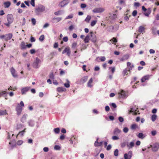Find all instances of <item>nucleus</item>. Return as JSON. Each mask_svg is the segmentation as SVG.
Listing matches in <instances>:
<instances>
[{
    "label": "nucleus",
    "instance_id": "nucleus-1",
    "mask_svg": "<svg viewBox=\"0 0 159 159\" xmlns=\"http://www.w3.org/2000/svg\"><path fill=\"white\" fill-rule=\"evenodd\" d=\"M7 19L8 23H5V24L7 26H9L10 24L12 23L13 21V15L11 14H8L7 16Z\"/></svg>",
    "mask_w": 159,
    "mask_h": 159
},
{
    "label": "nucleus",
    "instance_id": "nucleus-2",
    "mask_svg": "<svg viewBox=\"0 0 159 159\" xmlns=\"http://www.w3.org/2000/svg\"><path fill=\"white\" fill-rule=\"evenodd\" d=\"M89 34L90 35V40L93 43L96 42L97 39L96 35L93 33L92 31H91Z\"/></svg>",
    "mask_w": 159,
    "mask_h": 159
},
{
    "label": "nucleus",
    "instance_id": "nucleus-3",
    "mask_svg": "<svg viewBox=\"0 0 159 159\" xmlns=\"http://www.w3.org/2000/svg\"><path fill=\"white\" fill-rule=\"evenodd\" d=\"M150 147L152 148V150L153 151L156 152L159 148V144L158 143H155L151 145Z\"/></svg>",
    "mask_w": 159,
    "mask_h": 159
},
{
    "label": "nucleus",
    "instance_id": "nucleus-4",
    "mask_svg": "<svg viewBox=\"0 0 159 159\" xmlns=\"http://www.w3.org/2000/svg\"><path fill=\"white\" fill-rule=\"evenodd\" d=\"M105 11L104 8L102 7L95 8L93 10V11L95 13H102Z\"/></svg>",
    "mask_w": 159,
    "mask_h": 159
},
{
    "label": "nucleus",
    "instance_id": "nucleus-5",
    "mask_svg": "<svg viewBox=\"0 0 159 159\" xmlns=\"http://www.w3.org/2000/svg\"><path fill=\"white\" fill-rule=\"evenodd\" d=\"M22 110V107L20 106V104H18L16 108V111L17 112L18 115H20Z\"/></svg>",
    "mask_w": 159,
    "mask_h": 159
},
{
    "label": "nucleus",
    "instance_id": "nucleus-6",
    "mask_svg": "<svg viewBox=\"0 0 159 159\" xmlns=\"http://www.w3.org/2000/svg\"><path fill=\"white\" fill-rule=\"evenodd\" d=\"M65 53H67V55L68 56H69L70 55L71 52L69 47H66L62 52V54H64Z\"/></svg>",
    "mask_w": 159,
    "mask_h": 159
},
{
    "label": "nucleus",
    "instance_id": "nucleus-7",
    "mask_svg": "<svg viewBox=\"0 0 159 159\" xmlns=\"http://www.w3.org/2000/svg\"><path fill=\"white\" fill-rule=\"evenodd\" d=\"M88 77L87 76H84L79 81V84H81L85 82L87 80Z\"/></svg>",
    "mask_w": 159,
    "mask_h": 159
},
{
    "label": "nucleus",
    "instance_id": "nucleus-8",
    "mask_svg": "<svg viewBox=\"0 0 159 159\" xmlns=\"http://www.w3.org/2000/svg\"><path fill=\"white\" fill-rule=\"evenodd\" d=\"M10 71L13 76L14 77H17L18 76L17 74L16 73V71L15 69L12 67L10 69Z\"/></svg>",
    "mask_w": 159,
    "mask_h": 159
},
{
    "label": "nucleus",
    "instance_id": "nucleus-9",
    "mask_svg": "<svg viewBox=\"0 0 159 159\" xmlns=\"http://www.w3.org/2000/svg\"><path fill=\"white\" fill-rule=\"evenodd\" d=\"M118 94L120 98H124L125 96V92L123 90H122Z\"/></svg>",
    "mask_w": 159,
    "mask_h": 159
},
{
    "label": "nucleus",
    "instance_id": "nucleus-10",
    "mask_svg": "<svg viewBox=\"0 0 159 159\" xmlns=\"http://www.w3.org/2000/svg\"><path fill=\"white\" fill-rule=\"evenodd\" d=\"M12 37V34H7L5 35V40L6 41L10 39Z\"/></svg>",
    "mask_w": 159,
    "mask_h": 159
},
{
    "label": "nucleus",
    "instance_id": "nucleus-11",
    "mask_svg": "<svg viewBox=\"0 0 159 159\" xmlns=\"http://www.w3.org/2000/svg\"><path fill=\"white\" fill-rule=\"evenodd\" d=\"M150 76L149 75H145L141 79V82L143 83L146 80H148L149 79Z\"/></svg>",
    "mask_w": 159,
    "mask_h": 159
},
{
    "label": "nucleus",
    "instance_id": "nucleus-12",
    "mask_svg": "<svg viewBox=\"0 0 159 159\" xmlns=\"http://www.w3.org/2000/svg\"><path fill=\"white\" fill-rule=\"evenodd\" d=\"M61 17H54L52 19V22L53 23H57L61 21Z\"/></svg>",
    "mask_w": 159,
    "mask_h": 159
},
{
    "label": "nucleus",
    "instance_id": "nucleus-13",
    "mask_svg": "<svg viewBox=\"0 0 159 159\" xmlns=\"http://www.w3.org/2000/svg\"><path fill=\"white\" fill-rule=\"evenodd\" d=\"M68 4V2H66V1L63 0L59 4V6L61 7H62Z\"/></svg>",
    "mask_w": 159,
    "mask_h": 159
},
{
    "label": "nucleus",
    "instance_id": "nucleus-14",
    "mask_svg": "<svg viewBox=\"0 0 159 159\" xmlns=\"http://www.w3.org/2000/svg\"><path fill=\"white\" fill-rule=\"evenodd\" d=\"M98 139L97 138L96 141L94 143V145L95 147H98L101 146L103 143V142H98Z\"/></svg>",
    "mask_w": 159,
    "mask_h": 159
},
{
    "label": "nucleus",
    "instance_id": "nucleus-15",
    "mask_svg": "<svg viewBox=\"0 0 159 159\" xmlns=\"http://www.w3.org/2000/svg\"><path fill=\"white\" fill-rule=\"evenodd\" d=\"M30 88L28 87H25L22 89L21 90V92L22 94H25L29 90Z\"/></svg>",
    "mask_w": 159,
    "mask_h": 159
},
{
    "label": "nucleus",
    "instance_id": "nucleus-16",
    "mask_svg": "<svg viewBox=\"0 0 159 159\" xmlns=\"http://www.w3.org/2000/svg\"><path fill=\"white\" fill-rule=\"evenodd\" d=\"M129 57V56L128 55H125L120 59V61H123L128 59Z\"/></svg>",
    "mask_w": 159,
    "mask_h": 159
},
{
    "label": "nucleus",
    "instance_id": "nucleus-17",
    "mask_svg": "<svg viewBox=\"0 0 159 159\" xmlns=\"http://www.w3.org/2000/svg\"><path fill=\"white\" fill-rule=\"evenodd\" d=\"M145 28L143 26H141L139 27L138 31L139 33H144Z\"/></svg>",
    "mask_w": 159,
    "mask_h": 159
},
{
    "label": "nucleus",
    "instance_id": "nucleus-18",
    "mask_svg": "<svg viewBox=\"0 0 159 159\" xmlns=\"http://www.w3.org/2000/svg\"><path fill=\"white\" fill-rule=\"evenodd\" d=\"M27 116V114H25L23 116L21 119V122L24 123L26 122Z\"/></svg>",
    "mask_w": 159,
    "mask_h": 159
},
{
    "label": "nucleus",
    "instance_id": "nucleus-19",
    "mask_svg": "<svg viewBox=\"0 0 159 159\" xmlns=\"http://www.w3.org/2000/svg\"><path fill=\"white\" fill-rule=\"evenodd\" d=\"M121 131L118 128H116L113 131V134L114 135H117L120 133Z\"/></svg>",
    "mask_w": 159,
    "mask_h": 159
},
{
    "label": "nucleus",
    "instance_id": "nucleus-20",
    "mask_svg": "<svg viewBox=\"0 0 159 159\" xmlns=\"http://www.w3.org/2000/svg\"><path fill=\"white\" fill-rule=\"evenodd\" d=\"M26 45L24 42H22L20 45L21 49H26Z\"/></svg>",
    "mask_w": 159,
    "mask_h": 159
},
{
    "label": "nucleus",
    "instance_id": "nucleus-21",
    "mask_svg": "<svg viewBox=\"0 0 159 159\" xmlns=\"http://www.w3.org/2000/svg\"><path fill=\"white\" fill-rule=\"evenodd\" d=\"M134 146V143L132 141L130 142L129 144H127V146L129 149L132 148Z\"/></svg>",
    "mask_w": 159,
    "mask_h": 159
},
{
    "label": "nucleus",
    "instance_id": "nucleus-22",
    "mask_svg": "<svg viewBox=\"0 0 159 159\" xmlns=\"http://www.w3.org/2000/svg\"><path fill=\"white\" fill-rule=\"evenodd\" d=\"M45 10V8L43 7H38L36 9V12H39L43 11Z\"/></svg>",
    "mask_w": 159,
    "mask_h": 159
},
{
    "label": "nucleus",
    "instance_id": "nucleus-23",
    "mask_svg": "<svg viewBox=\"0 0 159 159\" xmlns=\"http://www.w3.org/2000/svg\"><path fill=\"white\" fill-rule=\"evenodd\" d=\"M11 4V3L10 2L8 1L5 2L4 3V5L5 8H8L9 7Z\"/></svg>",
    "mask_w": 159,
    "mask_h": 159
},
{
    "label": "nucleus",
    "instance_id": "nucleus-24",
    "mask_svg": "<svg viewBox=\"0 0 159 159\" xmlns=\"http://www.w3.org/2000/svg\"><path fill=\"white\" fill-rule=\"evenodd\" d=\"M66 90V89L63 87H58L57 88V91L59 92H64Z\"/></svg>",
    "mask_w": 159,
    "mask_h": 159
},
{
    "label": "nucleus",
    "instance_id": "nucleus-25",
    "mask_svg": "<svg viewBox=\"0 0 159 159\" xmlns=\"http://www.w3.org/2000/svg\"><path fill=\"white\" fill-rule=\"evenodd\" d=\"M89 37L90 35L89 34H88L86 36L84 40V41L85 43H88L89 42V40H90Z\"/></svg>",
    "mask_w": 159,
    "mask_h": 159
},
{
    "label": "nucleus",
    "instance_id": "nucleus-26",
    "mask_svg": "<svg viewBox=\"0 0 159 159\" xmlns=\"http://www.w3.org/2000/svg\"><path fill=\"white\" fill-rule=\"evenodd\" d=\"M93 81V79L92 78H91L89 80L87 84V85L88 87H91L92 86V85H91V84L92 83Z\"/></svg>",
    "mask_w": 159,
    "mask_h": 159
},
{
    "label": "nucleus",
    "instance_id": "nucleus-27",
    "mask_svg": "<svg viewBox=\"0 0 159 159\" xmlns=\"http://www.w3.org/2000/svg\"><path fill=\"white\" fill-rule=\"evenodd\" d=\"M7 115V113L6 110H0V116Z\"/></svg>",
    "mask_w": 159,
    "mask_h": 159
},
{
    "label": "nucleus",
    "instance_id": "nucleus-28",
    "mask_svg": "<svg viewBox=\"0 0 159 159\" xmlns=\"http://www.w3.org/2000/svg\"><path fill=\"white\" fill-rule=\"evenodd\" d=\"M26 129L25 128L23 130L19 132L18 134L17 135L16 137H17V136L19 134H20L21 136H23L24 135V133L25 132Z\"/></svg>",
    "mask_w": 159,
    "mask_h": 159
},
{
    "label": "nucleus",
    "instance_id": "nucleus-29",
    "mask_svg": "<svg viewBox=\"0 0 159 159\" xmlns=\"http://www.w3.org/2000/svg\"><path fill=\"white\" fill-rule=\"evenodd\" d=\"M157 116L155 114H153L151 116V120L153 122H154L156 120Z\"/></svg>",
    "mask_w": 159,
    "mask_h": 159
},
{
    "label": "nucleus",
    "instance_id": "nucleus-30",
    "mask_svg": "<svg viewBox=\"0 0 159 159\" xmlns=\"http://www.w3.org/2000/svg\"><path fill=\"white\" fill-rule=\"evenodd\" d=\"M130 70V69H129V71ZM128 70H127L126 69H125L123 70L122 72V74L123 75V76H125V75H127L128 74Z\"/></svg>",
    "mask_w": 159,
    "mask_h": 159
},
{
    "label": "nucleus",
    "instance_id": "nucleus-31",
    "mask_svg": "<svg viewBox=\"0 0 159 159\" xmlns=\"http://www.w3.org/2000/svg\"><path fill=\"white\" fill-rule=\"evenodd\" d=\"M66 81H67V83H65L64 84V86L66 87V88H69L70 87V82L68 80H66Z\"/></svg>",
    "mask_w": 159,
    "mask_h": 159
},
{
    "label": "nucleus",
    "instance_id": "nucleus-32",
    "mask_svg": "<svg viewBox=\"0 0 159 159\" xmlns=\"http://www.w3.org/2000/svg\"><path fill=\"white\" fill-rule=\"evenodd\" d=\"M91 16L88 15L85 20V21L87 22H89L91 19Z\"/></svg>",
    "mask_w": 159,
    "mask_h": 159
},
{
    "label": "nucleus",
    "instance_id": "nucleus-33",
    "mask_svg": "<svg viewBox=\"0 0 159 159\" xmlns=\"http://www.w3.org/2000/svg\"><path fill=\"white\" fill-rule=\"evenodd\" d=\"M137 125L136 124H132L131 126V129H135L137 127Z\"/></svg>",
    "mask_w": 159,
    "mask_h": 159
},
{
    "label": "nucleus",
    "instance_id": "nucleus-34",
    "mask_svg": "<svg viewBox=\"0 0 159 159\" xmlns=\"http://www.w3.org/2000/svg\"><path fill=\"white\" fill-rule=\"evenodd\" d=\"M54 131L55 133L58 134L60 132V129L59 128H55L54 129Z\"/></svg>",
    "mask_w": 159,
    "mask_h": 159
},
{
    "label": "nucleus",
    "instance_id": "nucleus-35",
    "mask_svg": "<svg viewBox=\"0 0 159 159\" xmlns=\"http://www.w3.org/2000/svg\"><path fill=\"white\" fill-rule=\"evenodd\" d=\"M138 137L139 138L143 139L144 138L143 134L142 133H139Z\"/></svg>",
    "mask_w": 159,
    "mask_h": 159
},
{
    "label": "nucleus",
    "instance_id": "nucleus-36",
    "mask_svg": "<svg viewBox=\"0 0 159 159\" xmlns=\"http://www.w3.org/2000/svg\"><path fill=\"white\" fill-rule=\"evenodd\" d=\"M49 78L52 80L54 79V75L53 72H51L49 75Z\"/></svg>",
    "mask_w": 159,
    "mask_h": 159
},
{
    "label": "nucleus",
    "instance_id": "nucleus-37",
    "mask_svg": "<svg viewBox=\"0 0 159 159\" xmlns=\"http://www.w3.org/2000/svg\"><path fill=\"white\" fill-rule=\"evenodd\" d=\"M44 39V36L43 35H41L39 38V40L41 41H43Z\"/></svg>",
    "mask_w": 159,
    "mask_h": 159
},
{
    "label": "nucleus",
    "instance_id": "nucleus-38",
    "mask_svg": "<svg viewBox=\"0 0 159 159\" xmlns=\"http://www.w3.org/2000/svg\"><path fill=\"white\" fill-rule=\"evenodd\" d=\"M77 46V43L76 42H74L72 43L71 47L72 48H75Z\"/></svg>",
    "mask_w": 159,
    "mask_h": 159
},
{
    "label": "nucleus",
    "instance_id": "nucleus-39",
    "mask_svg": "<svg viewBox=\"0 0 159 159\" xmlns=\"http://www.w3.org/2000/svg\"><path fill=\"white\" fill-rule=\"evenodd\" d=\"M97 21L96 20H93L91 23V26H94L96 23Z\"/></svg>",
    "mask_w": 159,
    "mask_h": 159
},
{
    "label": "nucleus",
    "instance_id": "nucleus-40",
    "mask_svg": "<svg viewBox=\"0 0 159 159\" xmlns=\"http://www.w3.org/2000/svg\"><path fill=\"white\" fill-rule=\"evenodd\" d=\"M129 156V159H130L132 157V152L131 151H129L127 154Z\"/></svg>",
    "mask_w": 159,
    "mask_h": 159
},
{
    "label": "nucleus",
    "instance_id": "nucleus-41",
    "mask_svg": "<svg viewBox=\"0 0 159 159\" xmlns=\"http://www.w3.org/2000/svg\"><path fill=\"white\" fill-rule=\"evenodd\" d=\"M55 150H60L61 149V147L58 145H56L54 147Z\"/></svg>",
    "mask_w": 159,
    "mask_h": 159
},
{
    "label": "nucleus",
    "instance_id": "nucleus-42",
    "mask_svg": "<svg viewBox=\"0 0 159 159\" xmlns=\"http://www.w3.org/2000/svg\"><path fill=\"white\" fill-rule=\"evenodd\" d=\"M114 154L116 156H118V150L117 149H116L115 150L114 152Z\"/></svg>",
    "mask_w": 159,
    "mask_h": 159
},
{
    "label": "nucleus",
    "instance_id": "nucleus-43",
    "mask_svg": "<svg viewBox=\"0 0 159 159\" xmlns=\"http://www.w3.org/2000/svg\"><path fill=\"white\" fill-rule=\"evenodd\" d=\"M31 22L33 25H34L36 24V21L35 19L34 18H32Z\"/></svg>",
    "mask_w": 159,
    "mask_h": 159
},
{
    "label": "nucleus",
    "instance_id": "nucleus-44",
    "mask_svg": "<svg viewBox=\"0 0 159 159\" xmlns=\"http://www.w3.org/2000/svg\"><path fill=\"white\" fill-rule=\"evenodd\" d=\"M62 11L61 10H59L54 12V14L55 15L57 16L61 14V13Z\"/></svg>",
    "mask_w": 159,
    "mask_h": 159
},
{
    "label": "nucleus",
    "instance_id": "nucleus-45",
    "mask_svg": "<svg viewBox=\"0 0 159 159\" xmlns=\"http://www.w3.org/2000/svg\"><path fill=\"white\" fill-rule=\"evenodd\" d=\"M73 17V14H71L68 16L66 18V19H71Z\"/></svg>",
    "mask_w": 159,
    "mask_h": 159
},
{
    "label": "nucleus",
    "instance_id": "nucleus-46",
    "mask_svg": "<svg viewBox=\"0 0 159 159\" xmlns=\"http://www.w3.org/2000/svg\"><path fill=\"white\" fill-rule=\"evenodd\" d=\"M111 41H113L114 43H116L117 42V39L113 37L110 40Z\"/></svg>",
    "mask_w": 159,
    "mask_h": 159
},
{
    "label": "nucleus",
    "instance_id": "nucleus-47",
    "mask_svg": "<svg viewBox=\"0 0 159 159\" xmlns=\"http://www.w3.org/2000/svg\"><path fill=\"white\" fill-rule=\"evenodd\" d=\"M23 143V142L22 140H19L17 142L16 144L17 145H20Z\"/></svg>",
    "mask_w": 159,
    "mask_h": 159
},
{
    "label": "nucleus",
    "instance_id": "nucleus-48",
    "mask_svg": "<svg viewBox=\"0 0 159 159\" xmlns=\"http://www.w3.org/2000/svg\"><path fill=\"white\" fill-rule=\"evenodd\" d=\"M137 13V11L136 10H134L133 11L132 13V15L134 16H136Z\"/></svg>",
    "mask_w": 159,
    "mask_h": 159
},
{
    "label": "nucleus",
    "instance_id": "nucleus-49",
    "mask_svg": "<svg viewBox=\"0 0 159 159\" xmlns=\"http://www.w3.org/2000/svg\"><path fill=\"white\" fill-rule=\"evenodd\" d=\"M35 0H31L30 2V4L33 6H35V2H34Z\"/></svg>",
    "mask_w": 159,
    "mask_h": 159
},
{
    "label": "nucleus",
    "instance_id": "nucleus-50",
    "mask_svg": "<svg viewBox=\"0 0 159 159\" xmlns=\"http://www.w3.org/2000/svg\"><path fill=\"white\" fill-rule=\"evenodd\" d=\"M129 129L127 127H125L123 129V131L125 133H127Z\"/></svg>",
    "mask_w": 159,
    "mask_h": 159
},
{
    "label": "nucleus",
    "instance_id": "nucleus-51",
    "mask_svg": "<svg viewBox=\"0 0 159 159\" xmlns=\"http://www.w3.org/2000/svg\"><path fill=\"white\" fill-rule=\"evenodd\" d=\"M112 139L114 140H118L119 139V138L118 137L116 136H112Z\"/></svg>",
    "mask_w": 159,
    "mask_h": 159
},
{
    "label": "nucleus",
    "instance_id": "nucleus-52",
    "mask_svg": "<svg viewBox=\"0 0 159 159\" xmlns=\"http://www.w3.org/2000/svg\"><path fill=\"white\" fill-rule=\"evenodd\" d=\"M118 119L119 121L121 122H123L124 121V119L122 117H119L118 118Z\"/></svg>",
    "mask_w": 159,
    "mask_h": 159
},
{
    "label": "nucleus",
    "instance_id": "nucleus-53",
    "mask_svg": "<svg viewBox=\"0 0 159 159\" xmlns=\"http://www.w3.org/2000/svg\"><path fill=\"white\" fill-rule=\"evenodd\" d=\"M30 52L31 54H33L35 52V51L34 49H31L30 50Z\"/></svg>",
    "mask_w": 159,
    "mask_h": 159
},
{
    "label": "nucleus",
    "instance_id": "nucleus-54",
    "mask_svg": "<svg viewBox=\"0 0 159 159\" xmlns=\"http://www.w3.org/2000/svg\"><path fill=\"white\" fill-rule=\"evenodd\" d=\"M63 40L64 42H66L68 41V37L66 36L64 37Z\"/></svg>",
    "mask_w": 159,
    "mask_h": 159
},
{
    "label": "nucleus",
    "instance_id": "nucleus-55",
    "mask_svg": "<svg viewBox=\"0 0 159 159\" xmlns=\"http://www.w3.org/2000/svg\"><path fill=\"white\" fill-rule=\"evenodd\" d=\"M100 60L102 61H104L105 60V58L104 57H102L100 58Z\"/></svg>",
    "mask_w": 159,
    "mask_h": 159
},
{
    "label": "nucleus",
    "instance_id": "nucleus-56",
    "mask_svg": "<svg viewBox=\"0 0 159 159\" xmlns=\"http://www.w3.org/2000/svg\"><path fill=\"white\" fill-rule=\"evenodd\" d=\"M30 40L31 42H34L35 41V39L34 37L31 36L30 38Z\"/></svg>",
    "mask_w": 159,
    "mask_h": 159
},
{
    "label": "nucleus",
    "instance_id": "nucleus-57",
    "mask_svg": "<svg viewBox=\"0 0 159 159\" xmlns=\"http://www.w3.org/2000/svg\"><path fill=\"white\" fill-rule=\"evenodd\" d=\"M157 134V132L156 130H153L151 132V134L152 135L154 136Z\"/></svg>",
    "mask_w": 159,
    "mask_h": 159
},
{
    "label": "nucleus",
    "instance_id": "nucleus-58",
    "mask_svg": "<svg viewBox=\"0 0 159 159\" xmlns=\"http://www.w3.org/2000/svg\"><path fill=\"white\" fill-rule=\"evenodd\" d=\"M124 157L125 159H129V156L127 153H125L124 154Z\"/></svg>",
    "mask_w": 159,
    "mask_h": 159
},
{
    "label": "nucleus",
    "instance_id": "nucleus-59",
    "mask_svg": "<svg viewBox=\"0 0 159 159\" xmlns=\"http://www.w3.org/2000/svg\"><path fill=\"white\" fill-rule=\"evenodd\" d=\"M39 61V59H38V58H37L36 60V62H35V65L36 64H38H38Z\"/></svg>",
    "mask_w": 159,
    "mask_h": 159
},
{
    "label": "nucleus",
    "instance_id": "nucleus-60",
    "mask_svg": "<svg viewBox=\"0 0 159 159\" xmlns=\"http://www.w3.org/2000/svg\"><path fill=\"white\" fill-rule=\"evenodd\" d=\"M86 5L85 4L82 3L81 5V7L82 8H84L86 7Z\"/></svg>",
    "mask_w": 159,
    "mask_h": 159
},
{
    "label": "nucleus",
    "instance_id": "nucleus-61",
    "mask_svg": "<svg viewBox=\"0 0 159 159\" xmlns=\"http://www.w3.org/2000/svg\"><path fill=\"white\" fill-rule=\"evenodd\" d=\"M60 139L61 140H63L65 139V136L64 134L61 135L60 137Z\"/></svg>",
    "mask_w": 159,
    "mask_h": 159
},
{
    "label": "nucleus",
    "instance_id": "nucleus-62",
    "mask_svg": "<svg viewBox=\"0 0 159 159\" xmlns=\"http://www.w3.org/2000/svg\"><path fill=\"white\" fill-rule=\"evenodd\" d=\"M111 145H108L107 148V150H109L111 149Z\"/></svg>",
    "mask_w": 159,
    "mask_h": 159
},
{
    "label": "nucleus",
    "instance_id": "nucleus-63",
    "mask_svg": "<svg viewBox=\"0 0 159 159\" xmlns=\"http://www.w3.org/2000/svg\"><path fill=\"white\" fill-rule=\"evenodd\" d=\"M149 52L150 53H155V51L154 50L152 49H150L149 50Z\"/></svg>",
    "mask_w": 159,
    "mask_h": 159
},
{
    "label": "nucleus",
    "instance_id": "nucleus-64",
    "mask_svg": "<svg viewBox=\"0 0 159 159\" xmlns=\"http://www.w3.org/2000/svg\"><path fill=\"white\" fill-rule=\"evenodd\" d=\"M74 29V27L72 25H71L69 27V29L71 31Z\"/></svg>",
    "mask_w": 159,
    "mask_h": 159
}]
</instances>
